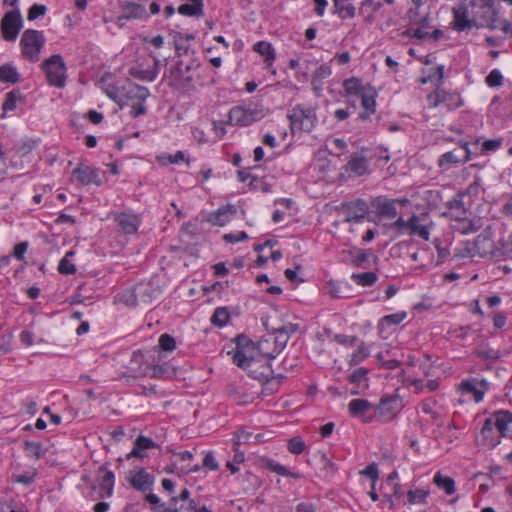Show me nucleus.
Listing matches in <instances>:
<instances>
[{
  "label": "nucleus",
  "mask_w": 512,
  "mask_h": 512,
  "mask_svg": "<svg viewBox=\"0 0 512 512\" xmlns=\"http://www.w3.org/2000/svg\"><path fill=\"white\" fill-rule=\"evenodd\" d=\"M199 66L200 63L197 59H192L186 64H184L183 60L176 61L169 69V75L167 77L168 85L181 92L194 89V78L191 71L197 69Z\"/></svg>",
  "instance_id": "f257e3e1"
},
{
  "label": "nucleus",
  "mask_w": 512,
  "mask_h": 512,
  "mask_svg": "<svg viewBox=\"0 0 512 512\" xmlns=\"http://www.w3.org/2000/svg\"><path fill=\"white\" fill-rule=\"evenodd\" d=\"M287 119L290 123L291 133H310L318 122L316 108L297 104L289 110Z\"/></svg>",
  "instance_id": "f03ea898"
},
{
  "label": "nucleus",
  "mask_w": 512,
  "mask_h": 512,
  "mask_svg": "<svg viewBox=\"0 0 512 512\" xmlns=\"http://www.w3.org/2000/svg\"><path fill=\"white\" fill-rule=\"evenodd\" d=\"M45 41L43 31L26 29L22 33L19 43L23 57L30 62H38Z\"/></svg>",
  "instance_id": "7ed1b4c3"
},
{
  "label": "nucleus",
  "mask_w": 512,
  "mask_h": 512,
  "mask_svg": "<svg viewBox=\"0 0 512 512\" xmlns=\"http://www.w3.org/2000/svg\"><path fill=\"white\" fill-rule=\"evenodd\" d=\"M41 68L46 75L47 82L50 86L63 88L67 79V67L60 54H54L45 59Z\"/></svg>",
  "instance_id": "20e7f679"
},
{
  "label": "nucleus",
  "mask_w": 512,
  "mask_h": 512,
  "mask_svg": "<svg viewBox=\"0 0 512 512\" xmlns=\"http://www.w3.org/2000/svg\"><path fill=\"white\" fill-rule=\"evenodd\" d=\"M430 108H436L444 104L449 111L456 110L464 105V100L459 92L447 91L443 86H437L427 95Z\"/></svg>",
  "instance_id": "39448f33"
},
{
  "label": "nucleus",
  "mask_w": 512,
  "mask_h": 512,
  "mask_svg": "<svg viewBox=\"0 0 512 512\" xmlns=\"http://www.w3.org/2000/svg\"><path fill=\"white\" fill-rule=\"evenodd\" d=\"M262 110L257 107L244 105L234 106L228 113L229 124L246 127L262 119Z\"/></svg>",
  "instance_id": "423d86ee"
},
{
  "label": "nucleus",
  "mask_w": 512,
  "mask_h": 512,
  "mask_svg": "<svg viewBox=\"0 0 512 512\" xmlns=\"http://www.w3.org/2000/svg\"><path fill=\"white\" fill-rule=\"evenodd\" d=\"M23 27V19L18 8L4 14L0 22V31L3 40L13 42L17 39Z\"/></svg>",
  "instance_id": "0eeeda50"
},
{
  "label": "nucleus",
  "mask_w": 512,
  "mask_h": 512,
  "mask_svg": "<svg viewBox=\"0 0 512 512\" xmlns=\"http://www.w3.org/2000/svg\"><path fill=\"white\" fill-rule=\"evenodd\" d=\"M403 408L402 399L398 394L383 395L377 405H374V410L378 412L379 416L386 421H391L397 417Z\"/></svg>",
  "instance_id": "6e6552de"
},
{
  "label": "nucleus",
  "mask_w": 512,
  "mask_h": 512,
  "mask_svg": "<svg viewBox=\"0 0 512 512\" xmlns=\"http://www.w3.org/2000/svg\"><path fill=\"white\" fill-rule=\"evenodd\" d=\"M94 483L97 486L98 498H110L114 491V472L109 470L106 464L101 465L97 470Z\"/></svg>",
  "instance_id": "1a4fd4ad"
},
{
  "label": "nucleus",
  "mask_w": 512,
  "mask_h": 512,
  "mask_svg": "<svg viewBox=\"0 0 512 512\" xmlns=\"http://www.w3.org/2000/svg\"><path fill=\"white\" fill-rule=\"evenodd\" d=\"M339 209L345 215V222L360 221L363 219L369 210L368 203L363 199H356L350 202H342Z\"/></svg>",
  "instance_id": "9d476101"
},
{
  "label": "nucleus",
  "mask_w": 512,
  "mask_h": 512,
  "mask_svg": "<svg viewBox=\"0 0 512 512\" xmlns=\"http://www.w3.org/2000/svg\"><path fill=\"white\" fill-rule=\"evenodd\" d=\"M453 21L452 28L457 32H463L472 29L476 25L474 19L469 18V9L466 3L462 2L452 8Z\"/></svg>",
  "instance_id": "9b49d317"
},
{
  "label": "nucleus",
  "mask_w": 512,
  "mask_h": 512,
  "mask_svg": "<svg viewBox=\"0 0 512 512\" xmlns=\"http://www.w3.org/2000/svg\"><path fill=\"white\" fill-rule=\"evenodd\" d=\"M370 205L375 215L381 218L393 219L398 214L395 201L387 198L386 196H377L372 198Z\"/></svg>",
  "instance_id": "f8f14e48"
},
{
  "label": "nucleus",
  "mask_w": 512,
  "mask_h": 512,
  "mask_svg": "<svg viewBox=\"0 0 512 512\" xmlns=\"http://www.w3.org/2000/svg\"><path fill=\"white\" fill-rule=\"evenodd\" d=\"M73 175L76 176L77 180L82 185H90L95 184L97 186L102 185V180L100 178V170L97 168H93L88 165L79 164L74 170Z\"/></svg>",
  "instance_id": "ddd939ff"
},
{
  "label": "nucleus",
  "mask_w": 512,
  "mask_h": 512,
  "mask_svg": "<svg viewBox=\"0 0 512 512\" xmlns=\"http://www.w3.org/2000/svg\"><path fill=\"white\" fill-rule=\"evenodd\" d=\"M492 421L502 437L512 439V412L509 410H497L493 412Z\"/></svg>",
  "instance_id": "4468645a"
},
{
  "label": "nucleus",
  "mask_w": 512,
  "mask_h": 512,
  "mask_svg": "<svg viewBox=\"0 0 512 512\" xmlns=\"http://www.w3.org/2000/svg\"><path fill=\"white\" fill-rule=\"evenodd\" d=\"M150 95L149 89L138 85L134 82L127 81L123 86H121V96L124 101H126V105L130 100H138L144 102Z\"/></svg>",
  "instance_id": "2eb2a0df"
},
{
  "label": "nucleus",
  "mask_w": 512,
  "mask_h": 512,
  "mask_svg": "<svg viewBox=\"0 0 512 512\" xmlns=\"http://www.w3.org/2000/svg\"><path fill=\"white\" fill-rule=\"evenodd\" d=\"M129 484L133 489L145 493L152 489L154 476L148 473L146 469L141 468L135 473H131Z\"/></svg>",
  "instance_id": "dca6fc26"
},
{
  "label": "nucleus",
  "mask_w": 512,
  "mask_h": 512,
  "mask_svg": "<svg viewBox=\"0 0 512 512\" xmlns=\"http://www.w3.org/2000/svg\"><path fill=\"white\" fill-rule=\"evenodd\" d=\"M494 423L492 418H487L484 421L482 429L480 431V445L487 447L488 449L495 448L501 442V434L498 436L494 432Z\"/></svg>",
  "instance_id": "f3484780"
},
{
  "label": "nucleus",
  "mask_w": 512,
  "mask_h": 512,
  "mask_svg": "<svg viewBox=\"0 0 512 512\" xmlns=\"http://www.w3.org/2000/svg\"><path fill=\"white\" fill-rule=\"evenodd\" d=\"M148 16L145 7L135 2H123L120 5L119 19H143Z\"/></svg>",
  "instance_id": "a211bd4d"
},
{
  "label": "nucleus",
  "mask_w": 512,
  "mask_h": 512,
  "mask_svg": "<svg viewBox=\"0 0 512 512\" xmlns=\"http://www.w3.org/2000/svg\"><path fill=\"white\" fill-rule=\"evenodd\" d=\"M113 218L126 234L136 233L140 226V219L134 214L117 212Z\"/></svg>",
  "instance_id": "6ab92c4d"
},
{
  "label": "nucleus",
  "mask_w": 512,
  "mask_h": 512,
  "mask_svg": "<svg viewBox=\"0 0 512 512\" xmlns=\"http://www.w3.org/2000/svg\"><path fill=\"white\" fill-rule=\"evenodd\" d=\"M159 445L155 443L151 438L139 435L135 441L131 452L126 455V459H130L132 457L136 458H144L147 457L146 450L152 448H158Z\"/></svg>",
  "instance_id": "aec40b11"
},
{
  "label": "nucleus",
  "mask_w": 512,
  "mask_h": 512,
  "mask_svg": "<svg viewBox=\"0 0 512 512\" xmlns=\"http://www.w3.org/2000/svg\"><path fill=\"white\" fill-rule=\"evenodd\" d=\"M343 169L354 176H362L368 172V159L358 153H354L351 159L343 166Z\"/></svg>",
  "instance_id": "412c9836"
},
{
  "label": "nucleus",
  "mask_w": 512,
  "mask_h": 512,
  "mask_svg": "<svg viewBox=\"0 0 512 512\" xmlns=\"http://www.w3.org/2000/svg\"><path fill=\"white\" fill-rule=\"evenodd\" d=\"M253 50L264 57L265 67L271 69L276 59V52L272 44L266 41L257 42Z\"/></svg>",
  "instance_id": "4be33fe9"
},
{
  "label": "nucleus",
  "mask_w": 512,
  "mask_h": 512,
  "mask_svg": "<svg viewBox=\"0 0 512 512\" xmlns=\"http://www.w3.org/2000/svg\"><path fill=\"white\" fill-rule=\"evenodd\" d=\"M255 350L262 356L267 357L269 360L275 359L279 355V352L276 347H274L268 334L256 342Z\"/></svg>",
  "instance_id": "5701e85b"
},
{
  "label": "nucleus",
  "mask_w": 512,
  "mask_h": 512,
  "mask_svg": "<svg viewBox=\"0 0 512 512\" xmlns=\"http://www.w3.org/2000/svg\"><path fill=\"white\" fill-rule=\"evenodd\" d=\"M466 162L467 161H464V156L454 150L442 154L438 159V166L443 170H447L451 165H457Z\"/></svg>",
  "instance_id": "b1692460"
},
{
  "label": "nucleus",
  "mask_w": 512,
  "mask_h": 512,
  "mask_svg": "<svg viewBox=\"0 0 512 512\" xmlns=\"http://www.w3.org/2000/svg\"><path fill=\"white\" fill-rule=\"evenodd\" d=\"M372 408L374 409V404L366 399H353L348 404V411L352 417H359Z\"/></svg>",
  "instance_id": "393cba45"
},
{
  "label": "nucleus",
  "mask_w": 512,
  "mask_h": 512,
  "mask_svg": "<svg viewBox=\"0 0 512 512\" xmlns=\"http://www.w3.org/2000/svg\"><path fill=\"white\" fill-rule=\"evenodd\" d=\"M474 354L480 359H487L493 362L498 361L501 358L499 350L493 349L488 343H482L475 350Z\"/></svg>",
  "instance_id": "a878e982"
},
{
  "label": "nucleus",
  "mask_w": 512,
  "mask_h": 512,
  "mask_svg": "<svg viewBox=\"0 0 512 512\" xmlns=\"http://www.w3.org/2000/svg\"><path fill=\"white\" fill-rule=\"evenodd\" d=\"M264 467L272 472H275L279 475L286 476V477H292L295 479H299L302 477L300 473L292 472L288 470L285 466L275 462L271 459L264 460Z\"/></svg>",
  "instance_id": "bb28decb"
},
{
  "label": "nucleus",
  "mask_w": 512,
  "mask_h": 512,
  "mask_svg": "<svg viewBox=\"0 0 512 512\" xmlns=\"http://www.w3.org/2000/svg\"><path fill=\"white\" fill-rule=\"evenodd\" d=\"M415 221L416 214H413L408 220H405L403 217H399L396 221L387 224L386 227L399 234H403L405 232L409 233L410 226L414 225Z\"/></svg>",
  "instance_id": "cd10ccee"
},
{
  "label": "nucleus",
  "mask_w": 512,
  "mask_h": 512,
  "mask_svg": "<svg viewBox=\"0 0 512 512\" xmlns=\"http://www.w3.org/2000/svg\"><path fill=\"white\" fill-rule=\"evenodd\" d=\"M433 482L440 488L443 489L447 495H452L456 491L455 481L449 476H443L440 472H437L434 476Z\"/></svg>",
  "instance_id": "c85d7f7f"
},
{
  "label": "nucleus",
  "mask_w": 512,
  "mask_h": 512,
  "mask_svg": "<svg viewBox=\"0 0 512 512\" xmlns=\"http://www.w3.org/2000/svg\"><path fill=\"white\" fill-rule=\"evenodd\" d=\"M351 279L359 286L371 287L377 282L378 276L375 272L353 273Z\"/></svg>",
  "instance_id": "c756f323"
},
{
  "label": "nucleus",
  "mask_w": 512,
  "mask_h": 512,
  "mask_svg": "<svg viewBox=\"0 0 512 512\" xmlns=\"http://www.w3.org/2000/svg\"><path fill=\"white\" fill-rule=\"evenodd\" d=\"M129 75L141 81L152 82L156 79V72L150 71L149 68H143L142 65L131 67Z\"/></svg>",
  "instance_id": "7c9ffc66"
},
{
  "label": "nucleus",
  "mask_w": 512,
  "mask_h": 512,
  "mask_svg": "<svg viewBox=\"0 0 512 512\" xmlns=\"http://www.w3.org/2000/svg\"><path fill=\"white\" fill-rule=\"evenodd\" d=\"M343 88L348 95L360 96L364 93L362 81L357 77H350L343 81Z\"/></svg>",
  "instance_id": "2f4dec72"
},
{
  "label": "nucleus",
  "mask_w": 512,
  "mask_h": 512,
  "mask_svg": "<svg viewBox=\"0 0 512 512\" xmlns=\"http://www.w3.org/2000/svg\"><path fill=\"white\" fill-rule=\"evenodd\" d=\"M0 82L11 84L19 82L17 69L10 64L0 66Z\"/></svg>",
  "instance_id": "473e14b6"
},
{
  "label": "nucleus",
  "mask_w": 512,
  "mask_h": 512,
  "mask_svg": "<svg viewBox=\"0 0 512 512\" xmlns=\"http://www.w3.org/2000/svg\"><path fill=\"white\" fill-rule=\"evenodd\" d=\"M455 220L460 224V227L458 228V230L462 234L475 233L482 226L480 223V219L475 221V220L469 219L467 217H458Z\"/></svg>",
  "instance_id": "72a5a7b5"
},
{
  "label": "nucleus",
  "mask_w": 512,
  "mask_h": 512,
  "mask_svg": "<svg viewBox=\"0 0 512 512\" xmlns=\"http://www.w3.org/2000/svg\"><path fill=\"white\" fill-rule=\"evenodd\" d=\"M230 320V312L227 307H217L210 319L211 323L219 328L224 327Z\"/></svg>",
  "instance_id": "f704fd0d"
},
{
  "label": "nucleus",
  "mask_w": 512,
  "mask_h": 512,
  "mask_svg": "<svg viewBox=\"0 0 512 512\" xmlns=\"http://www.w3.org/2000/svg\"><path fill=\"white\" fill-rule=\"evenodd\" d=\"M204 4L196 3V4H182L178 7V13L183 16L188 17H201L204 14L203 11Z\"/></svg>",
  "instance_id": "c9c22d12"
},
{
  "label": "nucleus",
  "mask_w": 512,
  "mask_h": 512,
  "mask_svg": "<svg viewBox=\"0 0 512 512\" xmlns=\"http://www.w3.org/2000/svg\"><path fill=\"white\" fill-rule=\"evenodd\" d=\"M382 7V3L373 0H363L359 9V13L365 15L368 21L373 20V14Z\"/></svg>",
  "instance_id": "e433bc0d"
},
{
  "label": "nucleus",
  "mask_w": 512,
  "mask_h": 512,
  "mask_svg": "<svg viewBox=\"0 0 512 512\" xmlns=\"http://www.w3.org/2000/svg\"><path fill=\"white\" fill-rule=\"evenodd\" d=\"M24 451L28 457H35L36 459H40L46 452V449L43 448L40 442L34 441H24Z\"/></svg>",
  "instance_id": "4c0bfd02"
},
{
  "label": "nucleus",
  "mask_w": 512,
  "mask_h": 512,
  "mask_svg": "<svg viewBox=\"0 0 512 512\" xmlns=\"http://www.w3.org/2000/svg\"><path fill=\"white\" fill-rule=\"evenodd\" d=\"M460 390L463 393H471L474 396L475 402H481L484 398V391L479 390L472 380H464L460 384Z\"/></svg>",
  "instance_id": "58836bf2"
},
{
  "label": "nucleus",
  "mask_w": 512,
  "mask_h": 512,
  "mask_svg": "<svg viewBox=\"0 0 512 512\" xmlns=\"http://www.w3.org/2000/svg\"><path fill=\"white\" fill-rule=\"evenodd\" d=\"M229 355H232L233 363L239 368L246 369L250 366L253 357L247 356L242 350H233L228 352Z\"/></svg>",
  "instance_id": "ea45409f"
},
{
  "label": "nucleus",
  "mask_w": 512,
  "mask_h": 512,
  "mask_svg": "<svg viewBox=\"0 0 512 512\" xmlns=\"http://www.w3.org/2000/svg\"><path fill=\"white\" fill-rule=\"evenodd\" d=\"M271 341L273 342L274 347H276L279 354L282 352V350L286 347L289 337L283 333L282 331H277V328L273 329L272 333H268Z\"/></svg>",
  "instance_id": "a19ab883"
},
{
  "label": "nucleus",
  "mask_w": 512,
  "mask_h": 512,
  "mask_svg": "<svg viewBox=\"0 0 512 512\" xmlns=\"http://www.w3.org/2000/svg\"><path fill=\"white\" fill-rule=\"evenodd\" d=\"M408 234L410 236H418L425 241H428L430 238V231L428 226L420 224V218L418 215H416V221L414 225L410 226Z\"/></svg>",
  "instance_id": "79ce46f5"
},
{
  "label": "nucleus",
  "mask_w": 512,
  "mask_h": 512,
  "mask_svg": "<svg viewBox=\"0 0 512 512\" xmlns=\"http://www.w3.org/2000/svg\"><path fill=\"white\" fill-rule=\"evenodd\" d=\"M23 100L22 95L18 89H14L6 94V99L2 104L4 112L13 111L16 109L17 101Z\"/></svg>",
  "instance_id": "37998d69"
},
{
  "label": "nucleus",
  "mask_w": 512,
  "mask_h": 512,
  "mask_svg": "<svg viewBox=\"0 0 512 512\" xmlns=\"http://www.w3.org/2000/svg\"><path fill=\"white\" fill-rule=\"evenodd\" d=\"M370 258H373V262L375 264H377L379 261V257L375 255L370 249L360 250L359 253L352 259V265L357 268H361Z\"/></svg>",
  "instance_id": "c03bdc74"
},
{
  "label": "nucleus",
  "mask_w": 512,
  "mask_h": 512,
  "mask_svg": "<svg viewBox=\"0 0 512 512\" xmlns=\"http://www.w3.org/2000/svg\"><path fill=\"white\" fill-rule=\"evenodd\" d=\"M228 207L229 206L220 207L215 213L210 215L208 220L213 225L224 226L229 220L227 214L230 209Z\"/></svg>",
  "instance_id": "a18cd8bd"
},
{
  "label": "nucleus",
  "mask_w": 512,
  "mask_h": 512,
  "mask_svg": "<svg viewBox=\"0 0 512 512\" xmlns=\"http://www.w3.org/2000/svg\"><path fill=\"white\" fill-rule=\"evenodd\" d=\"M370 352L368 348L365 346V343L362 342L358 349L351 355V358L349 360L350 366H356L360 363H362L368 356Z\"/></svg>",
  "instance_id": "49530a36"
},
{
  "label": "nucleus",
  "mask_w": 512,
  "mask_h": 512,
  "mask_svg": "<svg viewBox=\"0 0 512 512\" xmlns=\"http://www.w3.org/2000/svg\"><path fill=\"white\" fill-rule=\"evenodd\" d=\"M74 255V252L73 251H69L65 257H63L60 262H59V265H58V271L60 274H63V275H72L74 273H76V267L74 264H72L69 260H68V257L69 256H73Z\"/></svg>",
  "instance_id": "de8ad7c7"
},
{
  "label": "nucleus",
  "mask_w": 512,
  "mask_h": 512,
  "mask_svg": "<svg viewBox=\"0 0 512 512\" xmlns=\"http://www.w3.org/2000/svg\"><path fill=\"white\" fill-rule=\"evenodd\" d=\"M287 449L290 453L299 455L305 451L306 444L300 436H295L288 440Z\"/></svg>",
  "instance_id": "09e8293b"
},
{
  "label": "nucleus",
  "mask_w": 512,
  "mask_h": 512,
  "mask_svg": "<svg viewBox=\"0 0 512 512\" xmlns=\"http://www.w3.org/2000/svg\"><path fill=\"white\" fill-rule=\"evenodd\" d=\"M106 95L113 100L116 104H118L120 107H123L126 105V101H124L123 97L121 96V87L118 88L115 85L109 84L104 89Z\"/></svg>",
  "instance_id": "8fccbe9b"
},
{
  "label": "nucleus",
  "mask_w": 512,
  "mask_h": 512,
  "mask_svg": "<svg viewBox=\"0 0 512 512\" xmlns=\"http://www.w3.org/2000/svg\"><path fill=\"white\" fill-rule=\"evenodd\" d=\"M429 493L424 489L409 490L407 499L409 504L426 503Z\"/></svg>",
  "instance_id": "3c124183"
},
{
  "label": "nucleus",
  "mask_w": 512,
  "mask_h": 512,
  "mask_svg": "<svg viewBox=\"0 0 512 512\" xmlns=\"http://www.w3.org/2000/svg\"><path fill=\"white\" fill-rule=\"evenodd\" d=\"M361 98V106L364 110H369L370 112L376 111V92L373 91L371 93H362L360 95Z\"/></svg>",
  "instance_id": "603ef678"
},
{
  "label": "nucleus",
  "mask_w": 512,
  "mask_h": 512,
  "mask_svg": "<svg viewBox=\"0 0 512 512\" xmlns=\"http://www.w3.org/2000/svg\"><path fill=\"white\" fill-rule=\"evenodd\" d=\"M145 501L152 505L151 510L153 512H172L171 510H166L164 508V502H162L156 494H146Z\"/></svg>",
  "instance_id": "864d4df0"
},
{
  "label": "nucleus",
  "mask_w": 512,
  "mask_h": 512,
  "mask_svg": "<svg viewBox=\"0 0 512 512\" xmlns=\"http://www.w3.org/2000/svg\"><path fill=\"white\" fill-rule=\"evenodd\" d=\"M486 84L489 87H500L503 85L504 77L498 69H493L485 79Z\"/></svg>",
  "instance_id": "5fc2aeb1"
},
{
  "label": "nucleus",
  "mask_w": 512,
  "mask_h": 512,
  "mask_svg": "<svg viewBox=\"0 0 512 512\" xmlns=\"http://www.w3.org/2000/svg\"><path fill=\"white\" fill-rule=\"evenodd\" d=\"M368 372V369L359 367L348 376V381L352 384L359 385L361 382L368 379Z\"/></svg>",
  "instance_id": "6e6d98bb"
},
{
  "label": "nucleus",
  "mask_w": 512,
  "mask_h": 512,
  "mask_svg": "<svg viewBox=\"0 0 512 512\" xmlns=\"http://www.w3.org/2000/svg\"><path fill=\"white\" fill-rule=\"evenodd\" d=\"M158 345L161 350L171 352L176 348V341L174 337L165 333L160 336Z\"/></svg>",
  "instance_id": "4d7b16f0"
},
{
  "label": "nucleus",
  "mask_w": 512,
  "mask_h": 512,
  "mask_svg": "<svg viewBox=\"0 0 512 512\" xmlns=\"http://www.w3.org/2000/svg\"><path fill=\"white\" fill-rule=\"evenodd\" d=\"M234 342L236 344V350H244L245 348H249L251 350H255L256 342H253L248 336L245 334H239L234 338Z\"/></svg>",
  "instance_id": "13d9d810"
},
{
  "label": "nucleus",
  "mask_w": 512,
  "mask_h": 512,
  "mask_svg": "<svg viewBox=\"0 0 512 512\" xmlns=\"http://www.w3.org/2000/svg\"><path fill=\"white\" fill-rule=\"evenodd\" d=\"M332 74V69L328 64H321L312 75V83L328 78Z\"/></svg>",
  "instance_id": "bf43d9fd"
},
{
  "label": "nucleus",
  "mask_w": 512,
  "mask_h": 512,
  "mask_svg": "<svg viewBox=\"0 0 512 512\" xmlns=\"http://www.w3.org/2000/svg\"><path fill=\"white\" fill-rule=\"evenodd\" d=\"M361 475L367 476L373 484V487L376 485L377 480L379 479V471L376 463H371L362 471H360Z\"/></svg>",
  "instance_id": "052dcab7"
},
{
  "label": "nucleus",
  "mask_w": 512,
  "mask_h": 512,
  "mask_svg": "<svg viewBox=\"0 0 512 512\" xmlns=\"http://www.w3.org/2000/svg\"><path fill=\"white\" fill-rule=\"evenodd\" d=\"M46 12L47 8L45 5L33 4L28 10L27 18L29 21H34L37 18L44 16Z\"/></svg>",
  "instance_id": "680f3d73"
},
{
  "label": "nucleus",
  "mask_w": 512,
  "mask_h": 512,
  "mask_svg": "<svg viewBox=\"0 0 512 512\" xmlns=\"http://www.w3.org/2000/svg\"><path fill=\"white\" fill-rule=\"evenodd\" d=\"M333 340L341 345L352 347L358 342V337L355 335L349 336L345 334H335Z\"/></svg>",
  "instance_id": "e2e57ef3"
},
{
  "label": "nucleus",
  "mask_w": 512,
  "mask_h": 512,
  "mask_svg": "<svg viewBox=\"0 0 512 512\" xmlns=\"http://www.w3.org/2000/svg\"><path fill=\"white\" fill-rule=\"evenodd\" d=\"M406 316L407 314L405 312L386 315L381 319V323H385L387 325H398L406 318Z\"/></svg>",
  "instance_id": "0e129e2a"
},
{
  "label": "nucleus",
  "mask_w": 512,
  "mask_h": 512,
  "mask_svg": "<svg viewBox=\"0 0 512 512\" xmlns=\"http://www.w3.org/2000/svg\"><path fill=\"white\" fill-rule=\"evenodd\" d=\"M246 239H248V235L245 231H238V232L227 233V234L223 235V240L226 243H231V244H234V243H237L240 241H244Z\"/></svg>",
  "instance_id": "69168bd1"
},
{
  "label": "nucleus",
  "mask_w": 512,
  "mask_h": 512,
  "mask_svg": "<svg viewBox=\"0 0 512 512\" xmlns=\"http://www.w3.org/2000/svg\"><path fill=\"white\" fill-rule=\"evenodd\" d=\"M465 195L464 192H459L453 199L447 202V206L449 209H457L462 210L463 214L466 213V209L464 207V202L462 200V197Z\"/></svg>",
  "instance_id": "338daca9"
},
{
  "label": "nucleus",
  "mask_w": 512,
  "mask_h": 512,
  "mask_svg": "<svg viewBox=\"0 0 512 512\" xmlns=\"http://www.w3.org/2000/svg\"><path fill=\"white\" fill-rule=\"evenodd\" d=\"M203 467L208 468L209 470L216 471L219 469V464L216 461L213 452L209 451L205 454L203 458Z\"/></svg>",
  "instance_id": "774afa93"
}]
</instances>
